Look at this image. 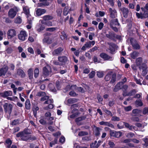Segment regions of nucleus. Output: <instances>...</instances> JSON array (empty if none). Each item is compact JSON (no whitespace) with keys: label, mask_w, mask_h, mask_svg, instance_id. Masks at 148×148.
<instances>
[{"label":"nucleus","mask_w":148,"mask_h":148,"mask_svg":"<svg viewBox=\"0 0 148 148\" xmlns=\"http://www.w3.org/2000/svg\"><path fill=\"white\" fill-rule=\"evenodd\" d=\"M121 123H123L124 125L125 126L128 128L130 130H132L133 129H134L136 127L135 126H134L132 125H130L128 123H125L124 122H121Z\"/></svg>","instance_id":"24"},{"label":"nucleus","mask_w":148,"mask_h":148,"mask_svg":"<svg viewBox=\"0 0 148 148\" xmlns=\"http://www.w3.org/2000/svg\"><path fill=\"white\" fill-rule=\"evenodd\" d=\"M27 36V32L24 30H21L18 35V39L21 41L25 40Z\"/></svg>","instance_id":"3"},{"label":"nucleus","mask_w":148,"mask_h":148,"mask_svg":"<svg viewBox=\"0 0 148 148\" xmlns=\"http://www.w3.org/2000/svg\"><path fill=\"white\" fill-rule=\"evenodd\" d=\"M86 118V116H81L76 118L75 119V121L76 122H77L80 121L85 120Z\"/></svg>","instance_id":"37"},{"label":"nucleus","mask_w":148,"mask_h":148,"mask_svg":"<svg viewBox=\"0 0 148 148\" xmlns=\"http://www.w3.org/2000/svg\"><path fill=\"white\" fill-rule=\"evenodd\" d=\"M100 56L104 60L112 61L114 58L112 56H109L108 54L105 53H102L100 55Z\"/></svg>","instance_id":"8"},{"label":"nucleus","mask_w":148,"mask_h":148,"mask_svg":"<svg viewBox=\"0 0 148 148\" xmlns=\"http://www.w3.org/2000/svg\"><path fill=\"white\" fill-rule=\"evenodd\" d=\"M134 134L132 132H130L127 134L126 135V137L128 138H130L134 137Z\"/></svg>","instance_id":"42"},{"label":"nucleus","mask_w":148,"mask_h":148,"mask_svg":"<svg viewBox=\"0 0 148 148\" xmlns=\"http://www.w3.org/2000/svg\"><path fill=\"white\" fill-rule=\"evenodd\" d=\"M23 10L26 15L30 14L29 8L27 6H23Z\"/></svg>","instance_id":"25"},{"label":"nucleus","mask_w":148,"mask_h":148,"mask_svg":"<svg viewBox=\"0 0 148 148\" xmlns=\"http://www.w3.org/2000/svg\"><path fill=\"white\" fill-rule=\"evenodd\" d=\"M136 65L139 67V68L140 70L141 67L145 65V64L142 63V59L141 57H139L136 60Z\"/></svg>","instance_id":"12"},{"label":"nucleus","mask_w":148,"mask_h":148,"mask_svg":"<svg viewBox=\"0 0 148 148\" xmlns=\"http://www.w3.org/2000/svg\"><path fill=\"white\" fill-rule=\"evenodd\" d=\"M132 120L133 121L136 122H141L142 121V120L141 119H140L137 117H133Z\"/></svg>","instance_id":"43"},{"label":"nucleus","mask_w":148,"mask_h":148,"mask_svg":"<svg viewBox=\"0 0 148 148\" xmlns=\"http://www.w3.org/2000/svg\"><path fill=\"white\" fill-rule=\"evenodd\" d=\"M97 75L99 78L102 77L104 75L103 72L102 71H97Z\"/></svg>","instance_id":"40"},{"label":"nucleus","mask_w":148,"mask_h":148,"mask_svg":"<svg viewBox=\"0 0 148 148\" xmlns=\"http://www.w3.org/2000/svg\"><path fill=\"white\" fill-rule=\"evenodd\" d=\"M21 22L22 19L20 16L16 18L15 20V22L17 23H21Z\"/></svg>","instance_id":"45"},{"label":"nucleus","mask_w":148,"mask_h":148,"mask_svg":"<svg viewBox=\"0 0 148 148\" xmlns=\"http://www.w3.org/2000/svg\"><path fill=\"white\" fill-rule=\"evenodd\" d=\"M45 95V93L43 92H38L36 94V96L39 97H42L44 96Z\"/></svg>","instance_id":"48"},{"label":"nucleus","mask_w":148,"mask_h":148,"mask_svg":"<svg viewBox=\"0 0 148 148\" xmlns=\"http://www.w3.org/2000/svg\"><path fill=\"white\" fill-rule=\"evenodd\" d=\"M7 99L10 101H14L15 100L18 99L17 97L14 96L12 97H8L7 98Z\"/></svg>","instance_id":"52"},{"label":"nucleus","mask_w":148,"mask_h":148,"mask_svg":"<svg viewBox=\"0 0 148 148\" xmlns=\"http://www.w3.org/2000/svg\"><path fill=\"white\" fill-rule=\"evenodd\" d=\"M112 77L111 80L110 82L111 83H113L116 81V75L115 74L112 75V73L110 72L109 73L105 76V79L106 81L110 80Z\"/></svg>","instance_id":"2"},{"label":"nucleus","mask_w":148,"mask_h":148,"mask_svg":"<svg viewBox=\"0 0 148 148\" xmlns=\"http://www.w3.org/2000/svg\"><path fill=\"white\" fill-rule=\"evenodd\" d=\"M123 84L122 82H120L118 83L115 86L114 89V92H117L118 90L121 89L122 86Z\"/></svg>","instance_id":"18"},{"label":"nucleus","mask_w":148,"mask_h":148,"mask_svg":"<svg viewBox=\"0 0 148 148\" xmlns=\"http://www.w3.org/2000/svg\"><path fill=\"white\" fill-rule=\"evenodd\" d=\"M47 100L45 101L44 103V104H50L51 103H52L53 102V100L52 99H48Z\"/></svg>","instance_id":"53"},{"label":"nucleus","mask_w":148,"mask_h":148,"mask_svg":"<svg viewBox=\"0 0 148 148\" xmlns=\"http://www.w3.org/2000/svg\"><path fill=\"white\" fill-rule=\"evenodd\" d=\"M12 92L11 91H5L2 92H0V97L3 98L8 97V96H12Z\"/></svg>","instance_id":"11"},{"label":"nucleus","mask_w":148,"mask_h":148,"mask_svg":"<svg viewBox=\"0 0 148 148\" xmlns=\"http://www.w3.org/2000/svg\"><path fill=\"white\" fill-rule=\"evenodd\" d=\"M124 109L126 111H129L132 109V107L131 106H129L127 107H124Z\"/></svg>","instance_id":"50"},{"label":"nucleus","mask_w":148,"mask_h":148,"mask_svg":"<svg viewBox=\"0 0 148 148\" xmlns=\"http://www.w3.org/2000/svg\"><path fill=\"white\" fill-rule=\"evenodd\" d=\"M57 29V28L56 27H49L46 28V30L47 31H49L50 32H53L56 30Z\"/></svg>","instance_id":"38"},{"label":"nucleus","mask_w":148,"mask_h":148,"mask_svg":"<svg viewBox=\"0 0 148 148\" xmlns=\"http://www.w3.org/2000/svg\"><path fill=\"white\" fill-rule=\"evenodd\" d=\"M7 34L8 38V39H11L16 35V32L14 29H11L8 30Z\"/></svg>","instance_id":"6"},{"label":"nucleus","mask_w":148,"mask_h":148,"mask_svg":"<svg viewBox=\"0 0 148 148\" xmlns=\"http://www.w3.org/2000/svg\"><path fill=\"white\" fill-rule=\"evenodd\" d=\"M95 71H92L88 75L89 77L90 78H92L94 77L95 76Z\"/></svg>","instance_id":"41"},{"label":"nucleus","mask_w":148,"mask_h":148,"mask_svg":"<svg viewBox=\"0 0 148 148\" xmlns=\"http://www.w3.org/2000/svg\"><path fill=\"white\" fill-rule=\"evenodd\" d=\"M28 74L29 79H32L33 78V70L32 68L29 69L27 71Z\"/></svg>","instance_id":"27"},{"label":"nucleus","mask_w":148,"mask_h":148,"mask_svg":"<svg viewBox=\"0 0 148 148\" xmlns=\"http://www.w3.org/2000/svg\"><path fill=\"white\" fill-rule=\"evenodd\" d=\"M144 141L145 142V143L144 145V147L145 148L148 147V140L147 138H146L144 139Z\"/></svg>","instance_id":"51"},{"label":"nucleus","mask_w":148,"mask_h":148,"mask_svg":"<svg viewBox=\"0 0 148 148\" xmlns=\"http://www.w3.org/2000/svg\"><path fill=\"white\" fill-rule=\"evenodd\" d=\"M63 49L61 48H59L53 51L52 53L53 55H58L63 51Z\"/></svg>","instance_id":"20"},{"label":"nucleus","mask_w":148,"mask_h":148,"mask_svg":"<svg viewBox=\"0 0 148 148\" xmlns=\"http://www.w3.org/2000/svg\"><path fill=\"white\" fill-rule=\"evenodd\" d=\"M3 106L4 111L5 112L8 111L9 114L11 113L13 107L12 105L10 104L8 105L7 103H5Z\"/></svg>","instance_id":"9"},{"label":"nucleus","mask_w":148,"mask_h":148,"mask_svg":"<svg viewBox=\"0 0 148 148\" xmlns=\"http://www.w3.org/2000/svg\"><path fill=\"white\" fill-rule=\"evenodd\" d=\"M51 73V69L50 66L47 65L43 69V73L46 76L50 75Z\"/></svg>","instance_id":"7"},{"label":"nucleus","mask_w":148,"mask_h":148,"mask_svg":"<svg viewBox=\"0 0 148 148\" xmlns=\"http://www.w3.org/2000/svg\"><path fill=\"white\" fill-rule=\"evenodd\" d=\"M109 13L110 14V17L112 18H114L117 16L116 12L115 10H112V8H109Z\"/></svg>","instance_id":"14"},{"label":"nucleus","mask_w":148,"mask_h":148,"mask_svg":"<svg viewBox=\"0 0 148 148\" xmlns=\"http://www.w3.org/2000/svg\"><path fill=\"white\" fill-rule=\"evenodd\" d=\"M26 16L27 18V22L29 24L31 25L32 23V21L33 20V18L31 16L30 14L27 15Z\"/></svg>","instance_id":"34"},{"label":"nucleus","mask_w":148,"mask_h":148,"mask_svg":"<svg viewBox=\"0 0 148 148\" xmlns=\"http://www.w3.org/2000/svg\"><path fill=\"white\" fill-rule=\"evenodd\" d=\"M19 10V9L15 7L10 9L8 12L9 16L11 18H13L16 15L17 12Z\"/></svg>","instance_id":"1"},{"label":"nucleus","mask_w":148,"mask_h":148,"mask_svg":"<svg viewBox=\"0 0 148 148\" xmlns=\"http://www.w3.org/2000/svg\"><path fill=\"white\" fill-rule=\"evenodd\" d=\"M46 12V11L45 9H38L36 10V14L38 16H40L44 14Z\"/></svg>","instance_id":"23"},{"label":"nucleus","mask_w":148,"mask_h":148,"mask_svg":"<svg viewBox=\"0 0 148 148\" xmlns=\"http://www.w3.org/2000/svg\"><path fill=\"white\" fill-rule=\"evenodd\" d=\"M12 143V141L10 139H8L6 140L5 145L6 147L9 148L10 147Z\"/></svg>","instance_id":"30"},{"label":"nucleus","mask_w":148,"mask_h":148,"mask_svg":"<svg viewBox=\"0 0 148 148\" xmlns=\"http://www.w3.org/2000/svg\"><path fill=\"white\" fill-rule=\"evenodd\" d=\"M17 73L22 77H24L25 76V74L23 70L20 69H18Z\"/></svg>","instance_id":"26"},{"label":"nucleus","mask_w":148,"mask_h":148,"mask_svg":"<svg viewBox=\"0 0 148 148\" xmlns=\"http://www.w3.org/2000/svg\"><path fill=\"white\" fill-rule=\"evenodd\" d=\"M49 86L51 90L53 92H55L56 91V89L53 87V85L52 84H49Z\"/></svg>","instance_id":"46"},{"label":"nucleus","mask_w":148,"mask_h":148,"mask_svg":"<svg viewBox=\"0 0 148 148\" xmlns=\"http://www.w3.org/2000/svg\"><path fill=\"white\" fill-rule=\"evenodd\" d=\"M104 26V24L103 23L100 22L98 25V28L99 30H101Z\"/></svg>","instance_id":"63"},{"label":"nucleus","mask_w":148,"mask_h":148,"mask_svg":"<svg viewBox=\"0 0 148 148\" xmlns=\"http://www.w3.org/2000/svg\"><path fill=\"white\" fill-rule=\"evenodd\" d=\"M141 111L138 109H134L132 110V112L134 114H137L139 113Z\"/></svg>","instance_id":"58"},{"label":"nucleus","mask_w":148,"mask_h":148,"mask_svg":"<svg viewBox=\"0 0 148 148\" xmlns=\"http://www.w3.org/2000/svg\"><path fill=\"white\" fill-rule=\"evenodd\" d=\"M58 60L59 62L62 63H66L67 61V58L65 56H59Z\"/></svg>","instance_id":"19"},{"label":"nucleus","mask_w":148,"mask_h":148,"mask_svg":"<svg viewBox=\"0 0 148 148\" xmlns=\"http://www.w3.org/2000/svg\"><path fill=\"white\" fill-rule=\"evenodd\" d=\"M31 104L30 101L29 99H27L25 102V107L27 110H29L30 109Z\"/></svg>","instance_id":"31"},{"label":"nucleus","mask_w":148,"mask_h":148,"mask_svg":"<svg viewBox=\"0 0 148 148\" xmlns=\"http://www.w3.org/2000/svg\"><path fill=\"white\" fill-rule=\"evenodd\" d=\"M111 26H114V25H119V24L118 22L117 19H115L111 20L110 23Z\"/></svg>","instance_id":"21"},{"label":"nucleus","mask_w":148,"mask_h":148,"mask_svg":"<svg viewBox=\"0 0 148 148\" xmlns=\"http://www.w3.org/2000/svg\"><path fill=\"white\" fill-rule=\"evenodd\" d=\"M108 144L110 145V147H114L115 145L114 143L110 140L109 141Z\"/></svg>","instance_id":"64"},{"label":"nucleus","mask_w":148,"mask_h":148,"mask_svg":"<svg viewBox=\"0 0 148 148\" xmlns=\"http://www.w3.org/2000/svg\"><path fill=\"white\" fill-rule=\"evenodd\" d=\"M120 10L122 12L123 16L124 17L126 18L127 17L128 13L129 10L127 8L123 7L120 9Z\"/></svg>","instance_id":"13"},{"label":"nucleus","mask_w":148,"mask_h":148,"mask_svg":"<svg viewBox=\"0 0 148 148\" xmlns=\"http://www.w3.org/2000/svg\"><path fill=\"white\" fill-rule=\"evenodd\" d=\"M136 15L138 18H144L143 14H142V13H139L138 12H136Z\"/></svg>","instance_id":"49"},{"label":"nucleus","mask_w":148,"mask_h":148,"mask_svg":"<svg viewBox=\"0 0 148 148\" xmlns=\"http://www.w3.org/2000/svg\"><path fill=\"white\" fill-rule=\"evenodd\" d=\"M51 35V34L48 32L45 33L44 34V38L43 39V43H47L48 44H50L52 42V40L49 36Z\"/></svg>","instance_id":"5"},{"label":"nucleus","mask_w":148,"mask_h":148,"mask_svg":"<svg viewBox=\"0 0 148 148\" xmlns=\"http://www.w3.org/2000/svg\"><path fill=\"white\" fill-rule=\"evenodd\" d=\"M29 134L27 130H25L23 131L22 132L21 140L24 141H27L29 139L30 136L28 135Z\"/></svg>","instance_id":"4"},{"label":"nucleus","mask_w":148,"mask_h":148,"mask_svg":"<svg viewBox=\"0 0 148 148\" xmlns=\"http://www.w3.org/2000/svg\"><path fill=\"white\" fill-rule=\"evenodd\" d=\"M88 134V133L86 132L81 131L79 133L78 135L82 136L85 135H87Z\"/></svg>","instance_id":"57"},{"label":"nucleus","mask_w":148,"mask_h":148,"mask_svg":"<svg viewBox=\"0 0 148 148\" xmlns=\"http://www.w3.org/2000/svg\"><path fill=\"white\" fill-rule=\"evenodd\" d=\"M58 141V139L57 138H55L54 139V140L53 141L51 142L50 143V146L51 147H53V145H55L56 144L57 142Z\"/></svg>","instance_id":"44"},{"label":"nucleus","mask_w":148,"mask_h":148,"mask_svg":"<svg viewBox=\"0 0 148 148\" xmlns=\"http://www.w3.org/2000/svg\"><path fill=\"white\" fill-rule=\"evenodd\" d=\"M143 114H148V108H145L143 110Z\"/></svg>","instance_id":"62"},{"label":"nucleus","mask_w":148,"mask_h":148,"mask_svg":"<svg viewBox=\"0 0 148 148\" xmlns=\"http://www.w3.org/2000/svg\"><path fill=\"white\" fill-rule=\"evenodd\" d=\"M95 35L94 33H90L89 35V38L90 40H92L93 39V37Z\"/></svg>","instance_id":"59"},{"label":"nucleus","mask_w":148,"mask_h":148,"mask_svg":"<svg viewBox=\"0 0 148 148\" xmlns=\"http://www.w3.org/2000/svg\"><path fill=\"white\" fill-rule=\"evenodd\" d=\"M41 23L43 24H44L50 27L53 25V23L52 22L50 21L44 22L42 20H40Z\"/></svg>","instance_id":"29"},{"label":"nucleus","mask_w":148,"mask_h":148,"mask_svg":"<svg viewBox=\"0 0 148 148\" xmlns=\"http://www.w3.org/2000/svg\"><path fill=\"white\" fill-rule=\"evenodd\" d=\"M67 36L65 34L64 32L63 31L61 32V35L60 36L62 40L67 39Z\"/></svg>","instance_id":"36"},{"label":"nucleus","mask_w":148,"mask_h":148,"mask_svg":"<svg viewBox=\"0 0 148 148\" xmlns=\"http://www.w3.org/2000/svg\"><path fill=\"white\" fill-rule=\"evenodd\" d=\"M68 8L67 7H65L64 8V14L66 16L68 13Z\"/></svg>","instance_id":"56"},{"label":"nucleus","mask_w":148,"mask_h":148,"mask_svg":"<svg viewBox=\"0 0 148 148\" xmlns=\"http://www.w3.org/2000/svg\"><path fill=\"white\" fill-rule=\"evenodd\" d=\"M136 104L139 106H141L143 105V103L140 100H137L136 101Z\"/></svg>","instance_id":"54"},{"label":"nucleus","mask_w":148,"mask_h":148,"mask_svg":"<svg viewBox=\"0 0 148 148\" xmlns=\"http://www.w3.org/2000/svg\"><path fill=\"white\" fill-rule=\"evenodd\" d=\"M8 67L7 66L3 68L0 69V76L3 75H5L7 71Z\"/></svg>","instance_id":"17"},{"label":"nucleus","mask_w":148,"mask_h":148,"mask_svg":"<svg viewBox=\"0 0 148 148\" xmlns=\"http://www.w3.org/2000/svg\"><path fill=\"white\" fill-rule=\"evenodd\" d=\"M101 130L99 128H97L95 131V133L96 135L99 136L100 134V132Z\"/></svg>","instance_id":"47"},{"label":"nucleus","mask_w":148,"mask_h":148,"mask_svg":"<svg viewBox=\"0 0 148 148\" xmlns=\"http://www.w3.org/2000/svg\"><path fill=\"white\" fill-rule=\"evenodd\" d=\"M72 112L73 114L70 116H69L68 118L70 119V118L73 119L75 118L78 114V112L76 108H74L72 110Z\"/></svg>","instance_id":"15"},{"label":"nucleus","mask_w":148,"mask_h":148,"mask_svg":"<svg viewBox=\"0 0 148 148\" xmlns=\"http://www.w3.org/2000/svg\"><path fill=\"white\" fill-rule=\"evenodd\" d=\"M130 41L134 49H139L140 48V46L139 44L133 38H131Z\"/></svg>","instance_id":"10"},{"label":"nucleus","mask_w":148,"mask_h":148,"mask_svg":"<svg viewBox=\"0 0 148 148\" xmlns=\"http://www.w3.org/2000/svg\"><path fill=\"white\" fill-rule=\"evenodd\" d=\"M39 70L38 68H36L34 71V77L35 78H37L39 74Z\"/></svg>","instance_id":"35"},{"label":"nucleus","mask_w":148,"mask_h":148,"mask_svg":"<svg viewBox=\"0 0 148 148\" xmlns=\"http://www.w3.org/2000/svg\"><path fill=\"white\" fill-rule=\"evenodd\" d=\"M141 69L142 70V75L143 76H145L147 73V71L146 69V67L145 66L142 67L141 70Z\"/></svg>","instance_id":"32"},{"label":"nucleus","mask_w":148,"mask_h":148,"mask_svg":"<svg viewBox=\"0 0 148 148\" xmlns=\"http://www.w3.org/2000/svg\"><path fill=\"white\" fill-rule=\"evenodd\" d=\"M43 18L44 21H46L52 19L53 17L51 15H47L44 16L43 17Z\"/></svg>","instance_id":"33"},{"label":"nucleus","mask_w":148,"mask_h":148,"mask_svg":"<svg viewBox=\"0 0 148 148\" xmlns=\"http://www.w3.org/2000/svg\"><path fill=\"white\" fill-rule=\"evenodd\" d=\"M101 125H105L110 127L112 128H114V126L112 123H110L109 122H105L104 121H102L99 123Z\"/></svg>","instance_id":"16"},{"label":"nucleus","mask_w":148,"mask_h":148,"mask_svg":"<svg viewBox=\"0 0 148 148\" xmlns=\"http://www.w3.org/2000/svg\"><path fill=\"white\" fill-rule=\"evenodd\" d=\"M106 36L110 39H112L113 37V35L111 33H109L106 34Z\"/></svg>","instance_id":"60"},{"label":"nucleus","mask_w":148,"mask_h":148,"mask_svg":"<svg viewBox=\"0 0 148 148\" xmlns=\"http://www.w3.org/2000/svg\"><path fill=\"white\" fill-rule=\"evenodd\" d=\"M116 132L114 130H110V136H111L115 137Z\"/></svg>","instance_id":"55"},{"label":"nucleus","mask_w":148,"mask_h":148,"mask_svg":"<svg viewBox=\"0 0 148 148\" xmlns=\"http://www.w3.org/2000/svg\"><path fill=\"white\" fill-rule=\"evenodd\" d=\"M97 99L99 102H101L103 100V98L99 95H97Z\"/></svg>","instance_id":"61"},{"label":"nucleus","mask_w":148,"mask_h":148,"mask_svg":"<svg viewBox=\"0 0 148 148\" xmlns=\"http://www.w3.org/2000/svg\"><path fill=\"white\" fill-rule=\"evenodd\" d=\"M139 53L136 51H134L132 53L130 54V55L132 58L135 59L136 57L138 56Z\"/></svg>","instance_id":"28"},{"label":"nucleus","mask_w":148,"mask_h":148,"mask_svg":"<svg viewBox=\"0 0 148 148\" xmlns=\"http://www.w3.org/2000/svg\"><path fill=\"white\" fill-rule=\"evenodd\" d=\"M110 45V52L112 53H114V52L115 51L116 45L113 43H111Z\"/></svg>","instance_id":"22"},{"label":"nucleus","mask_w":148,"mask_h":148,"mask_svg":"<svg viewBox=\"0 0 148 148\" xmlns=\"http://www.w3.org/2000/svg\"><path fill=\"white\" fill-rule=\"evenodd\" d=\"M122 133L121 131H116L115 137L117 138H119L122 136Z\"/></svg>","instance_id":"39"}]
</instances>
